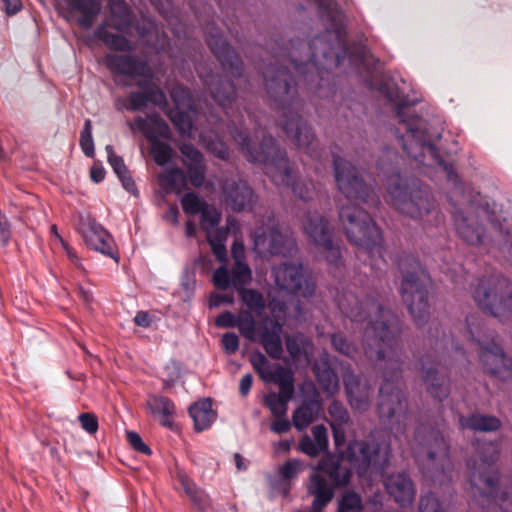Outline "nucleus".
Here are the masks:
<instances>
[{"label":"nucleus","mask_w":512,"mask_h":512,"mask_svg":"<svg viewBox=\"0 0 512 512\" xmlns=\"http://www.w3.org/2000/svg\"><path fill=\"white\" fill-rule=\"evenodd\" d=\"M336 303L341 313L357 325L363 327V348L367 358L385 361V369H391V375L384 373V381L380 387V402L378 405L381 419L395 418L393 430L396 435L405 433L407 400L398 387L392 385V380L399 376L400 350L398 335L400 326L397 317L388 309L372 299L365 302L359 299L356 292L347 289L336 297Z\"/></svg>","instance_id":"1"},{"label":"nucleus","mask_w":512,"mask_h":512,"mask_svg":"<svg viewBox=\"0 0 512 512\" xmlns=\"http://www.w3.org/2000/svg\"><path fill=\"white\" fill-rule=\"evenodd\" d=\"M396 116L398 118L396 132L399 134L398 137L404 151L420 164L437 163L443 167L448 182L454 186L450 198L456 202V205H459L453 212V221L458 235L468 244L481 243L483 230L472 212V201L464 195L452 165L439 159L437 151L427 135L425 121L416 114L413 106L406 103L397 105Z\"/></svg>","instance_id":"2"},{"label":"nucleus","mask_w":512,"mask_h":512,"mask_svg":"<svg viewBox=\"0 0 512 512\" xmlns=\"http://www.w3.org/2000/svg\"><path fill=\"white\" fill-rule=\"evenodd\" d=\"M389 461L387 446L369 445L352 441L341 455L327 454L314 467L309 477L307 493L313 497L311 512H322L332 501L335 487L345 486L350 480L351 470L363 475L369 468L382 472Z\"/></svg>","instance_id":"3"},{"label":"nucleus","mask_w":512,"mask_h":512,"mask_svg":"<svg viewBox=\"0 0 512 512\" xmlns=\"http://www.w3.org/2000/svg\"><path fill=\"white\" fill-rule=\"evenodd\" d=\"M334 178L340 194L337 200L339 220L348 240L367 250L370 257L382 258V235L369 214L360 208L368 203L370 189L348 161L334 157Z\"/></svg>","instance_id":"4"},{"label":"nucleus","mask_w":512,"mask_h":512,"mask_svg":"<svg viewBox=\"0 0 512 512\" xmlns=\"http://www.w3.org/2000/svg\"><path fill=\"white\" fill-rule=\"evenodd\" d=\"M264 79L268 94L278 105L280 125L287 137L298 147L307 149V153H310L314 134L298 113L300 103L295 97L296 90L292 85V76L287 68L270 66L264 72Z\"/></svg>","instance_id":"5"},{"label":"nucleus","mask_w":512,"mask_h":512,"mask_svg":"<svg viewBox=\"0 0 512 512\" xmlns=\"http://www.w3.org/2000/svg\"><path fill=\"white\" fill-rule=\"evenodd\" d=\"M230 133L247 154L250 161L264 163L265 173L276 186L283 188L291 186L294 195L303 201L313 198L315 193L314 184L310 181L293 182V175L288 167L287 157L283 151L275 147V141L272 137L263 136L260 150H257L252 145L249 137L244 135L242 131L232 129Z\"/></svg>","instance_id":"6"},{"label":"nucleus","mask_w":512,"mask_h":512,"mask_svg":"<svg viewBox=\"0 0 512 512\" xmlns=\"http://www.w3.org/2000/svg\"><path fill=\"white\" fill-rule=\"evenodd\" d=\"M485 450L490 454L489 457H481L480 462L473 465L471 493L483 507H490L494 503L502 512H512V480L490 468L491 463L497 459V447L488 444Z\"/></svg>","instance_id":"7"},{"label":"nucleus","mask_w":512,"mask_h":512,"mask_svg":"<svg viewBox=\"0 0 512 512\" xmlns=\"http://www.w3.org/2000/svg\"><path fill=\"white\" fill-rule=\"evenodd\" d=\"M388 193L394 207L414 220L430 221L439 214L432 193L417 179L392 175L388 180Z\"/></svg>","instance_id":"8"},{"label":"nucleus","mask_w":512,"mask_h":512,"mask_svg":"<svg viewBox=\"0 0 512 512\" xmlns=\"http://www.w3.org/2000/svg\"><path fill=\"white\" fill-rule=\"evenodd\" d=\"M328 33L314 38L311 44L303 41H292L289 50V62L298 78L311 89H320L324 80L320 65L322 57L325 61L336 56V64H339V55L334 52L335 47L327 41Z\"/></svg>","instance_id":"9"},{"label":"nucleus","mask_w":512,"mask_h":512,"mask_svg":"<svg viewBox=\"0 0 512 512\" xmlns=\"http://www.w3.org/2000/svg\"><path fill=\"white\" fill-rule=\"evenodd\" d=\"M466 337L479 353L484 371L501 381L512 379V359L504 355L494 339V332L487 329L478 316L466 318Z\"/></svg>","instance_id":"10"},{"label":"nucleus","mask_w":512,"mask_h":512,"mask_svg":"<svg viewBox=\"0 0 512 512\" xmlns=\"http://www.w3.org/2000/svg\"><path fill=\"white\" fill-rule=\"evenodd\" d=\"M410 446L423 472L433 480L438 473L450 469L448 445L438 430L428 425L418 426Z\"/></svg>","instance_id":"11"},{"label":"nucleus","mask_w":512,"mask_h":512,"mask_svg":"<svg viewBox=\"0 0 512 512\" xmlns=\"http://www.w3.org/2000/svg\"><path fill=\"white\" fill-rule=\"evenodd\" d=\"M403 279L400 285L402 299L416 324L422 325L429 316L428 288L431 281L414 258L407 257L400 263Z\"/></svg>","instance_id":"12"},{"label":"nucleus","mask_w":512,"mask_h":512,"mask_svg":"<svg viewBox=\"0 0 512 512\" xmlns=\"http://www.w3.org/2000/svg\"><path fill=\"white\" fill-rule=\"evenodd\" d=\"M110 65L121 74L131 77H142V79L137 81V85L142 91L130 94L128 109H141L148 102L160 107L166 105L165 94L156 85L151 84L152 72L146 63L139 62L130 56H115L111 58Z\"/></svg>","instance_id":"13"},{"label":"nucleus","mask_w":512,"mask_h":512,"mask_svg":"<svg viewBox=\"0 0 512 512\" xmlns=\"http://www.w3.org/2000/svg\"><path fill=\"white\" fill-rule=\"evenodd\" d=\"M471 293L478 307L491 315L499 318L512 316V284L507 279H480Z\"/></svg>","instance_id":"14"},{"label":"nucleus","mask_w":512,"mask_h":512,"mask_svg":"<svg viewBox=\"0 0 512 512\" xmlns=\"http://www.w3.org/2000/svg\"><path fill=\"white\" fill-rule=\"evenodd\" d=\"M63 16L74 21L80 31L77 34L79 44L94 50L96 47V0H66L65 6L59 4Z\"/></svg>","instance_id":"15"},{"label":"nucleus","mask_w":512,"mask_h":512,"mask_svg":"<svg viewBox=\"0 0 512 512\" xmlns=\"http://www.w3.org/2000/svg\"><path fill=\"white\" fill-rule=\"evenodd\" d=\"M133 131H139L151 142V154L155 162L163 166L172 157V149L159 138L169 137V127L158 114H150L146 118L138 117L131 124Z\"/></svg>","instance_id":"16"},{"label":"nucleus","mask_w":512,"mask_h":512,"mask_svg":"<svg viewBox=\"0 0 512 512\" xmlns=\"http://www.w3.org/2000/svg\"><path fill=\"white\" fill-rule=\"evenodd\" d=\"M254 250L261 255H286L295 248V241L287 233H282L278 223L269 218L253 233Z\"/></svg>","instance_id":"17"},{"label":"nucleus","mask_w":512,"mask_h":512,"mask_svg":"<svg viewBox=\"0 0 512 512\" xmlns=\"http://www.w3.org/2000/svg\"><path fill=\"white\" fill-rule=\"evenodd\" d=\"M268 306L273 319L263 321L260 343L271 358L279 360L283 354L281 334L282 321L286 315V305L285 302L274 298L269 302Z\"/></svg>","instance_id":"18"},{"label":"nucleus","mask_w":512,"mask_h":512,"mask_svg":"<svg viewBox=\"0 0 512 512\" xmlns=\"http://www.w3.org/2000/svg\"><path fill=\"white\" fill-rule=\"evenodd\" d=\"M302 226L309 239L327 252L326 259L329 265L338 268L341 253L339 248L333 244L332 230L328 220L317 214H308L303 220Z\"/></svg>","instance_id":"19"},{"label":"nucleus","mask_w":512,"mask_h":512,"mask_svg":"<svg viewBox=\"0 0 512 512\" xmlns=\"http://www.w3.org/2000/svg\"><path fill=\"white\" fill-rule=\"evenodd\" d=\"M234 265L231 272L222 265L213 273V283L219 289H227L230 285L249 284L252 280V271L245 263V247L242 241H235L231 248Z\"/></svg>","instance_id":"20"},{"label":"nucleus","mask_w":512,"mask_h":512,"mask_svg":"<svg viewBox=\"0 0 512 512\" xmlns=\"http://www.w3.org/2000/svg\"><path fill=\"white\" fill-rule=\"evenodd\" d=\"M273 277L280 290L290 294L309 297L314 293L315 285L303 275L300 263H282L273 268Z\"/></svg>","instance_id":"21"},{"label":"nucleus","mask_w":512,"mask_h":512,"mask_svg":"<svg viewBox=\"0 0 512 512\" xmlns=\"http://www.w3.org/2000/svg\"><path fill=\"white\" fill-rule=\"evenodd\" d=\"M175 108L169 112V118L182 136L192 137V118L196 114L195 104L190 91L177 86L170 92Z\"/></svg>","instance_id":"22"},{"label":"nucleus","mask_w":512,"mask_h":512,"mask_svg":"<svg viewBox=\"0 0 512 512\" xmlns=\"http://www.w3.org/2000/svg\"><path fill=\"white\" fill-rule=\"evenodd\" d=\"M220 221L221 213L211 204L206 206L200 214V227L206 233L207 241L216 258L225 264L227 261L225 246L227 232L219 228Z\"/></svg>","instance_id":"23"},{"label":"nucleus","mask_w":512,"mask_h":512,"mask_svg":"<svg viewBox=\"0 0 512 512\" xmlns=\"http://www.w3.org/2000/svg\"><path fill=\"white\" fill-rule=\"evenodd\" d=\"M250 363L265 383L289 384L294 379L291 371L281 365L272 364L261 352H253Z\"/></svg>","instance_id":"24"},{"label":"nucleus","mask_w":512,"mask_h":512,"mask_svg":"<svg viewBox=\"0 0 512 512\" xmlns=\"http://www.w3.org/2000/svg\"><path fill=\"white\" fill-rule=\"evenodd\" d=\"M225 201L234 211L250 208L253 202V191L249 185L236 177L227 178L222 186Z\"/></svg>","instance_id":"25"},{"label":"nucleus","mask_w":512,"mask_h":512,"mask_svg":"<svg viewBox=\"0 0 512 512\" xmlns=\"http://www.w3.org/2000/svg\"><path fill=\"white\" fill-rule=\"evenodd\" d=\"M207 42L223 69L233 77L241 76L242 62L226 40L220 35H211Z\"/></svg>","instance_id":"26"},{"label":"nucleus","mask_w":512,"mask_h":512,"mask_svg":"<svg viewBox=\"0 0 512 512\" xmlns=\"http://www.w3.org/2000/svg\"><path fill=\"white\" fill-rule=\"evenodd\" d=\"M387 493L402 507L409 506L415 498V488L410 477L405 473L390 475L385 480Z\"/></svg>","instance_id":"27"},{"label":"nucleus","mask_w":512,"mask_h":512,"mask_svg":"<svg viewBox=\"0 0 512 512\" xmlns=\"http://www.w3.org/2000/svg\"><path fill=\"white\" fill-rule=\"evenodd\" d=\"M343 382L351 407L358 411H365L370 404V387L362 384L351 371L345 373Z\"/></svg>","instance_id":"28"},{"label":"nucleus","mask_w":512,"mask_h":512,"mask_svg":"<svg viewBox=\"0 0 512 512\" xmlns=\"http://www.w3.org/2000/svg\"><path fill=\"white\" fill-rule=\"evenodd\" d=\"M279 393H268L264 402L274 417L286 416L288 410V401L291 399L294 391V379L289 384H278Z\"/></svg>","instance_id":"29"},{"label":"nucleus","mask_w":512,"mask_h":512,"mask_svg":"<svg viewBox=\"0 0 512 512\" xmlns=\"http://www.w3.org/2000/svg\"><path fill=\"white\" fill-rule=\"evenodd\" d=\"M205 83L208 85L213 99L226 110L235 99L233 84L220 78L216 82L214 76H211L209 80L205 79Z\"/></svg>","instance_id":"30"},{"label":"nucleus","mask_w":512,"mask_h":512,"mask_svg":"<svg viewBox=\"0 0 512 512\" xmlns=\"http://www.w3.org/2000/svg\"><path fill=\"white\" fill-rule=\"evenodd\" d=\"M147 406L153 415L159 417V421L163 426L172 427L175 405L169 398L151 395L147 400Z\"/></svg>","instance_id":"31"},{"label":"nucleus","mask_w":512,"mask_h":512,"mask_svg":"<svg viewBox=\"0 0 512 512\" xmlns=\"http://www.w3.org/2000/svg\"><path fill=\"white\" fill-rule=\"evenodd\" d=\"M328 413L331 418L330 425L333 430L335 446L339 448L345 442V434L342 425L349 420V414L342 403L333 401L329 408Z\"/></svg>","instance_id":"32"},{"label":"nucleus","mask_w":512,"mask_h":512,"mask_svg":"<svg viewBox=\"0 0 512 512\" xmlns=\"http://www.w3.org/2000/svg\"><path fill=\"white\" fill-rule=\"evenodd\" d=\"M321 411V404L319 401L310 399L304 401L292 415L294 427L302 431L306 429L314 420L317 419Z\"/></svg>","instance_id":"33"},{"label":"nucleus","mask_w":512,"mask_h":512,"mask_svg":"<svg viewBox=\"0 0 512 512\" xmlns=\"http://www.w3.org/2000/svg\"><path fill=\"white\" fill-rule=\"evenodd\" d=\"M459 424L462 429H471L474 431L491 432L500 428L501 422L497 417L483 414H472L468 417L461 416Z\"/></svg>","instance_id":"34"},{"label":"nucleus","mask_w":512,"mask_h":512,"mask_svg":"<svg viewBox=\"0 0 512 512\" xmlns=\"http://www.w3.org/2000/svg\"><path fill=\"white\" fill-rule=\"evenodd\" d=\"M189 413L194 421L195 428L198 431L207 429L216 418V413L212 409L210 399H204L194 403L189 408Z\"/></svg>","instance_id":"35"},{"label":"nucleus","mask_w":512,"mask_h":512,"mask_svg":"<svg viewBox=\"0 0 512 512\" xmlns=\"http://www.w3.org/2000/svg\"><path fill=\"white\" fill-rule=\"evenodd\" d=\"M423 372V381L427 386L426 389L428 393L439 400L446 398L449 394V390L445 379L439 377L437 369L434 366L426 367L423 365Z\"/></svg>","instance_id":"36"},{"label":"nucleus","mask_w":512,"mask_h":512,"mask_svg":"<svg viewBox=\"0 0 512 512\" xmlns=\"http://www.w3.org/2000/svg\"><path fill=\"white\" fill-rule=\"evenodd\" d=\"M160 186L167 192L180 193L187 186V176L180 168L167 169L159 175Z\"/></svg>","instance_id":"37"},{"label":"nucleus","mask_w":512,"mask_h":512,"mask_svg":"<svg viewBox=\"0 0 512 512\" xmlns=\"http://www.w3.org/2000/svg\"><path fill=\"white\" fill-rule=\"evenodd\" d=\"M246 284L231 285L238 293L242 303L248 308V311L260 316L265 308L266 302L263 295L255 289L244 288Z\"/></svg>","instance_id":"38"},{"label":"nucleus","mask_w":512,"mask_h":512,"mask_svg":"<svg viewBox=\"0 0 512 512\" xmlns=\"http://www.w3.org/2000/svg\"><path fill=\"white\" fill-rule=\"evenodd\" d=\"M75 226L87 247L96 251V228L92 214L87 211L80 212Z\"/></svg>","instance_id":"39"},{"label":"nucleus","mask_w":512,"mask_h":512,"mask_svg":"<svg viewBox=\"0 0 512 512\" xmlns=\"http://www.w3.org/2000/svg\"><path fill=\"white\" fill-rule=\"evenodd\" d=\"M262 327L263 323L257 329V323L252 312L241 310L238 313L237 329L244 338L260 342Z\"/></svg>","instance_id":"40"},{"label":"nucleus","mask_w":512,"mask_h":512,"mask_svg":"<svg viewBox=\"0 0 512 512\" xmlns=\"http://www.w3.org/2000/svg\"><path fill=\"white\" fill-rule=\"evenodd\" d=\"M111 3V25L119 32L129 31L132 24L130 10L122 0H110Z\"/></svg>","instance_id":"41"},{"label":"nucleus","mask_w":512,"mask_h":512,"mask_svg":"<svg viewBox=\"0 0 512 512\" xmlns=\"http://www.w3.org/2000/svg\"><path fill=\"white\" fill-rule=\"evenodd\" d=\"M107 155H108V161L110 165L112 166L114 172L122 182L123 187L131 193H134L136 190V186L132 178L130 177L126 165L123 161V159L119 156H117L111 146L106 147Z\"/></svg>","instance_id":"42"},{"label":"nucleus","mask_w":512,"mask_h":512,"mask_svg":"<svg viewBox=\"0 0 512 512\" xmlns=\"http://www.w3.org/2000/svg\"><path fill=\"white\" fill-rule=\"evenodd\" d=\"M302 470V462L298 459H290L278 468L281 478L280 491L283 496H286L291 488L290 481L296 478Z\"/></svg>","instance_id":"43"},{"label":"nucleus","mask_w":512,"mask_h":512,"mask_svg":"<svg viewBox=\"0 0 512 512\" xmlns=\"http://www.w3.org/2000/svg\"><path fill=\"white\" fill-rule=\"evenodd\" d=\"M137 30L142 37H148L146 43L155 49H163L166 36L159 33L158 27L150 20L143 18L142 24L137 26Z\"/></svg>","instance_id":"44"},{"label":"nucleus","mask_w":512,"mask_h":512,"mask_svg":"<svg viewBox=\"0 0 512 512\" xmlns=\"http://www.w3.org/2000/svg\"><path fill=\"white\" fill-rule=\"evenodd\" d=\"M177 481L181 485L185 494L190 500L199 508H203L206 505V494L198 489L191 479L183 471L177 472Z\"/></svg>","instance_id":"45"},{"label":"nucleus","mask_w":512,"mask_h":512,"mask_svg":"<svg viewBox=\"0 0 512 512\" xmlns=\"http://www.w3.org/2000/svg\"><path fill=\"white\" fill-rule=\"evenodd\" d=\"M98 252L113 260L117 265L119 252L111 234L103 228L98 227Z\"/></svg>","instance_id":"46"},{"label":"nucleus","mask_w":512,"mask_h":512,"mask_svg":"<svg viewBox=\"0 0 512 512\" xmlns=\"http://www.w3.org/2000/svg\"><path fill=\"white\" fill-rule=\"evenodd\" d=\"M219 127L215 126L211 133L214 134L215 139L211 136H207L203 133L200 134V141L206 146V148L213 153L216 157L225 160L229 156V151L225 143L218 138Z\"/></svg>","instance_id":"47"},{"label":"nucleus","mask_w":512,"mask_h":512,"mask_svg":"<svg viewBox=\"0 0 512 512\" xmlns=\"http://www.w3.org/2000/svg\"><path fill=\"white\" fill-rule=\"evenodd\" d=\"M315 374L319 384L326 393L329 395H334L338 391L339 380L336 373L332 369L325 368L320 370L319 368H316Z\"/></svg>","instance_id":"48"},{"label":"nucleus","mask_w":512,"mask_h":512,"mask_svg":"<svg viewBox=\"0 0 512 512\" xmlns=\"http://www.w3.org/2000/svg\"><path fill=\"white\" fill-rule=\"evenodd\" d=\"M208 205L209 203L194 192L186 193L181 199L182 209L187 215L201 214Z\"/></svg>","instance_id":"49"},{"label":"nucleus","mask_w":512,"mask_h":512,"mask_svg":"<svg viewBox=\"0 0 512 512\" xmlns=\"http://www.w3.org/2000/svg\"><path fill=\"white\" fill-rule=\"evenodd\" d=\"M363 503L359 494L347 491L345 492L338 503L337 512H362Z\"/></svg>","instance_id":"50"},{"label":"nucleus","mask_w":512,"mask_h":512,"mask_svg":"<svg viewBox=\"0 0 512 512\" xmlns=\"http://www.w3.org/2000/svg\"><path fill=\"white\" fill-rule=\"evenodd\" d=\"M80 146L84 154L88 157L94 155V143L92 138V122L87 119L80 135Z\"/></svg>","instance_id":"51"},{"label":"nucleus","mask_w":512,"mask_h":512,"mask_svg":"<svg viewBox=\"0 0 512 512\" xmlns=\"http://www.w3.org/2000/svg\"><path fill=\"white\" fill-rule=\"evenodd\" d=\"M183 155V163L187 167L189 165H197L204 163L203 156L192 144L184 143L180 146Z\"/></svg>","instance_id":"52"},{"label":"nucleus","mask_w":512,"mask_h":512,"mask_svg":"<svg viewBox=\"0 0 512 512\" xmlns=\"http://www.w3.org/2000/svg\"><path fill=\"white\" fill-rule=\"evenodd\" d=\"M331 342L334 349L339 353L349 357H354L356 353L355 346L348 342L342 334H333L331 337Z\"/></svg>","instance_id":"53"},{"label":"nucleus","mask_w":512,"mask_h":512,"mask_svg":"<svg viewBox=\"0 0 512 512\" xmlns=\"http://www.w3.org/2000/svg\"><path fill=\"white\" fill-rule=\"evenodd\" d=\"M419 512H446V509L433 493L420 498Z\"/></svg>","instance_id":"54"},{"label":"nucleus","mask_w":512,"mask_h":512,"mask_svg":"<svg viewBox=\"0 0 512 512\" xmlns=\"http://www.w3.org/2000/svg\"><path fill=\"white\" fill-rule=\"evenodd\" d=\"M188 176L194 187H201L205 181L206 165L204 163L187 166Z\"/></svg>","instance_id":"55"},{"label":"nucleus","mask_w":512,"mask_h":512,"mask_svg":"<svg viewBox=\"0 0 512 512\" xmlns=\"http://www.w3.org/2000/svg\"><path fill=\"white\" fill-rule=\"evenodd\" d=\"M304 340L301 336L291 335L286 337V348L292 358H298L303 354Z\"/></svg>","instance_id":"56"},{"label":"nucleus","mask_w":512,"mask_h":512,"mask_svg":"<svg viewBox=\"0 0 512 512\" xmlns=\"http://www.w3.org/2000/svg\"><path fill=\"white\" fill-rule=\"evenodd\" d=\"M317 445L318 444L308 435L302 437L299 442L300 450L311 457L318 456L320 453L325 451L322 447Z\"/></svg>","instance_id":"57"},{"label":"nucleus","mask_w":512,"mask_h":512,"mask_svg":"<svg viewBox=\"0 0 512 512\" xmlns=\"http://www.w3.org/2000/svg\"><path fill=\"white\" fill-rule=\"evenodd\" d=\"M126 439L135 451L146 455L151 454V449L143 442L141 436L138 433L134 431H127Z\"/></svg>","instance_id":"58"},{"label":"nucleus","mask_w":512,"mask_h":512,"mask_svg":"<svg viewBox=\"0 0 512 512\" xmlns=\"http://www.w3.org/2000/svg\"><path fill=\"white\" fill-rule=\"evenodd\" d=\"M221 343L224 351L229 355L234 354L239 348V338L233 332L225 333Z\"/></svg>","instance_id":"59"},{"label":"nucleus","mask_w":512,"mask_h":512,"mask_svg":"<svg viewBox=\"0 0 512 512\" xmlns=\"http://www.w3.org/2000/svg\"><path fill=\"white\" fill-rule=\"evenodd\" d=\"M238 315L233 314L230 311H225L217 316L215 324L221 328H237Z\"/></svg>","instance_id":"60"},{"label":"nucleus","mask_w":512,"mask_h":512,"mask_svg":"<svg viewBox=\"0 0 512 512\" xmlns=\"http://www.w3.org/2000/svg\"><path fill=\"white\" fill-rule=\"evenodd\" d=\"M106 42L116 50L126 51L131 49L130 42L122 35L109 34L106 36Z\"/></svg>","instance_id":"61"},{"label":"nucleus","mask_w":512,"mask_h":512,"mask_svg":"<svg viewBox=\"0 0 512 512\" xmlns=\"http://www.w3.org/2000/svg\"><path fill=\"white\" fill-rule=\"evenodd\" d=\"M314 441L318 444L317 446L322 447L325 451L328 448L327 430L324 425H316L312 429Z\"/></svg>","instance_id":"62"},{"label":"nucleus","mask_w":512,"mask_h":512,"mask_svg":"<svg viewBox=\"0 0 512 512\" xmlns=\"http://www.w3.org/2000/svg\"><path fill=\"white\" fill-rule=\"evenodd\" d=\"M270 428L274 433L282 434L290 430L291 423L285 416L275 417Z\"/></svg>","instance_id":"63"},{"label":"nucleus","mask_w":512,"mask_h":512,"mask_svg":"<svg viewBox=\"0 0 512 512\" xmlns=\"http://www.w3.org/2000/svg\"><path fill=\"white\" fill-rule=\"evenodd\" d=\"M79 421L83 429H85L89 433L96 432V419L93 414L83 413L79 415Z\"/></svg>","instance_id":"64"}]
</instances>
